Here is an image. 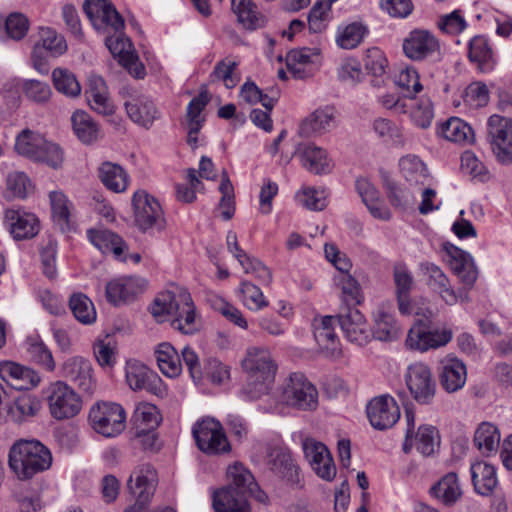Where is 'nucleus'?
Listing matches in <instances>:
<instances>
[{"label": "nucleus", "mask_w": 512, "mask_h": 512, "mask_svg": "<svg viewBox=\"0 0 512 512\" xmlns=\"http://www.w3.org/2000/svg\"><path fill=\"white\" fill-rule=\"evenodd\" d=\"M150 312L159 322L170 321L171 327L182 334L197 331L194 301L189 291L177 284L171 283L157 294Z\"/></svg>", "instance_id": "1"}, {"label": "nucleus", "mask_w": 512, "mask_h": 512, "mask_svg": "<svg viewBox=\"0 0 512 512\" xmlns=\"http://www.w3.org/2000/svg\"><path fill=\"white\" fill-rule=\"evenodd\" d=\"M83 10L96 30L114 33L113 36L106 37L105 44L114 56L120 58V62L127 59V55H132L129 51L131 43L122 33L124 20L111 2L85 0Z\"/></svg>", "instance_id": "2"}, {"label": "nucleus", "mask_w": 512, "mask_h": 512, "mask_svg": "<svg viewBox=\"0 0 512 512\" xmlns=\"http://www.w3.org/2000/svg\"><path fill=\"white\" fill-rule=\"evenodd\" d=\"M229 484L214 492L215 512H250L248 496L256 483L254 477L241 463H235L227 470Z\"/></svg>", "instance_id": "3"}, {"label": "nucleus", "mask_w": 512, "mask_h": 512, "mask_svg": "<svg viewBox=\"0 0 512 512\" xmlns=\"http://www.w3.org/2000/svg\"><path fill=\"white\" fill-rule=\"evenodd\" d=\"M8 462L20 480H28L51 467L52 454L38 440L21 439L10 448Z\"/></svg>", "instance_id": "4"}, {"label": "nucleus", "mask_w": 512, "mask_h": 512, "mask_svg": "<svg viewBox=\"0 0 512 512\" xmlns=\"http://www.w3.org/2000/svg\"><path fill=\"white\" fill-rule=\"evenodd\" d=\"M241 367L246 374L243 392L249 399L257 400L270 393L278 370L270 354H246Z\"/></svg>", "instance_id": "5"}, {"label": "nucleus", "mask_w": 512, "mask_h": 512, "mask_svg": "<svg viewBox=\"0 0 512 512\" xmlns=\"http://www.w3.org/2000/svg\"><path fill=\"white\" fill-rule=\"evenodd\" d=\"M281 401L299 410H314L318 406L315 385L301 372H292L281 387Z\"/></svg>", "instance_id": "6"}, {"label": "nucleus", "mask_w": 512, "mask_h": 512, "mask_svg": "<svg viewBox=\"0 0 512 512\" xmlns=\"http://www.w3.org/2000/svg\"><path fill=\"white\" fill-rule=\"evenodd\" d=\"M415 314L419 318L408 332L407 348L424 352L429 349L441 348L451 341L452 332L450 330H426L427 325L433 318V312L430 309H425L421 315L419 311Z\"/></svg>", "instance_id": "7"}, {"label": "nucleus", "mask_w": 512, "mask_h": 512, "mask_svg": "<svg viewBox=\"0 0 512 512\" xmlns=\"http://www.w3.org/2000/svg\"><path fill=\"white\" fill-rule=\"evenodd\" d=\"M192 435L198 449L206 455H221L231 450L222 424L214 418L205 417L196 421Z\"/></svg>", "instance_id": "8"}, {"label": "nucleus", "mask_w": 512, "mask_h": 512, "mask_svg": "<svg viewBox=\"0 0 512 512\" xmlns=\"http://www.w3.org/2000/svg\"><path fill=\"white\" fill-rule=\"evenodd\" d=\"M43 395L48 403L51 416L56 420L72 418L82 408L79 395L63 381L50 383L43 390Z\"/></svg>", "instance_id": "9"}, {"label": "nucleus", "mask_w": 512, "mask_h": 512, "mask_svg": "<svg viewBox=\"0 0 512 512\" xmlns=\"http://www.w3.org/2000/svg\"><path fill=\"white\" fill-rule=\"evenodd\" d=\"M134 222L142 232L162 230L165 227L163 210L158 200L146 190L139 189L132 197Z\"/></svg>", "instance_id": "10"}, {"label": "nucleus", "mask_w": 512, "mask_h": 512, "mask_svg": "<svg viewBox=\"0 0 512 512\" xmlns=\"http://www.w3.org/2000/svg\"><path fill=\"white\" fill-rule=\"evenodd\" d=\"M93 429L105 437H115L125 429L126 413L117 403L98 402L89 412Z\"/></svg>", "instance_id": "11"}, {"label": "nucleus", "mask_w": 512, "mask_h": 512, "mask_svg": "<svg viewBox=\"0 0 512 512\" xmlns=\"http://www.w3.org/2000/svg\"><path fill=\"white\" fill-rule=\"evenodd\" d=\"M405 383L412 398L419 404L429 405L436 394V381L428 365L417 362L408 366Z\"/></svg>", "instance_id": "12"}, {"label": "nucleus", "mask_w": 512, "mask_h": 512, "mask_svg": "<svg viewBox=\"0 0 512 512\" xmlns=\"http://www.w3.org/2000/svg\"><path fill=\"white\" fill-rule=\"evenodd\" d=\"M488 135L497 161L504 166L512 165V119L499 115L490 116Z\"/></svg>", "instance_id": "13"}, {"label": "nucleus", "mask_w": 512, "mask_h": 512, "mask_svg": "<svg viewBox=\"0 0 512 512\" xmlns=\"http://www.w3.org/2000/svg\"><path fill=\"white\" fill-rule=\"evenodd\" d=\"M380 104L398 114H409L417 123L425 128L430 125L433 117L432 103L429 99H411L402 95L397 97L394 94H385L379 97Z\"/></svg>", "instance_id": "14"}, {"label": "nucleus", "mask_w": 512, "mask_h": 512, "mask_svg": "<svg viewBox=\"0 0 512 512\" xmlns=\"http://www.w3.org/2000/svg\"><path fill=\"white\" fill-rule=\"evenodd\" d=\"M125 362L126 381L132 390H145L156 396L166 393L162 379L154 371L136 359H127Z\"/></svg>", "instance_id": "15"}, {"label": "nucleus", "mask_w": 512, "mask_h": 512, "mask_svg": "<svg viewBox=\"0 0 512 512\" xmlns=\"http://www.w3.org/2000/svg\"><path fill=\"white\" fill-rule=\"evenodd\" d=\"M404 54L413 61L441 58L440 43L429 31L415 29L403 41Z\"/></svg>", "instance_id": "16"}, {"label": "nucleus", "mask_w": 512, "mask_h": 512, "mask_svg": "<svg viewBox=\"0 0 512 512\" xmlns=\"http://www.w3.org/2000/svg\"><path fill=\"white\" fill-rule=\"evenodd\" d=\"M157 483V472L152 465L141 464L135 467L127 481V489L135 505L139 508L145 506L154 495Z\"/></svg>", "instance_id": "17"}, {"label": "nucleus", "mask_w": 512, "mask_h": 512, "mask_svg": "<svg viewBox=\"0 0 512 512\" xmlns=\"http://www.w3.org/2000/svg\"><path fill=\"white\" fill-rule=\"evenodd\" d=\"M336 318L349 342L357 347H363L369 342L368 324L359 309L349 305H341Z\"/></svg>", "instance_id": "18"}, {"label": "nucleus", "mask_w": 512, "mask_h": 512, "mask_svg": "<svg viewBox=\"0 0 512 512\" xmlns=\"http://www.w3.org/2000/svg\"><path fill=\"white\" fill-rule=\"evenodd\" d=\"M370 424L377 430L393 427L400 418V408L390 395H381L371 399L366 406Z\"/></svg>", "instance_id": "19"}, {"label": "nucleus", "mask_w": 512, "mask_h": 512, "mask_svg": "<svg viewBox=\"0 0 512 512\" xmlns=\"http://www.w3.org/2000/svg\"><path fill=\"white\" fill-rule=\"evenodd\" d=\"M305 458L312 470L323 480L332 481L336 476V466L328 448L312 438L303 441Z\"/></svg>", "instance_id": "20"}, {"label": "nucleus", "mask_w": 512, "mask_h": 512, "mask_svg": "<svg viewBox=\"0 0 512 512\" xmlns=\"http://www.w3.org/2000/svg\"><path fill=\"white\" fill-rule=\"evenodd\" d=\"M267 458V464L276 476L285 480L291 486L300 485V468L289 450L281 447L270 448Z\"/></svg>", "instance_id": "21"}, {"label": "nucleus", "mask_w": 512, "mask_h": 512, "mask_svg": "<svg viewBox=\"0 0 512 512\" xmlns=\"http://www.w3.org/2000/svg\"><path fill=\"white\" fill-rule=\"evenodd\" d=\"M185 361L191 377L196 380L202 378V367L197 354H158L157 364L160 371L169 378H175L182 372V359Z\"/></svg>", "instance_id": "22"}, {"label": "nucleus", "mask_w": 512, "mask_h": 512, "mask_svg": "<svg viewBox=\"0 0 512 512\" xmlns=\"http://www.w3.org/2000/svg\"><path fill=\"white\" fill-rule=\"evenodd\" d=\"M61 373L85 392H90L94 388L92 365L82 356L67 358L61 365Z\"/></svg>", "instance_id": "23"}, {"label": "nucleus", "mask_w": 512, "mask_h": 512, "mask_svg": "<svg viewBox=\"0 0 512 512\" xmlns=\"http://www.w3.org/2000/svg\"><path fill=\"white\" fill-rule=\"evenodd\" d=\"M467 380L466 365L457 358L441 361L439 369V382L447 393L462 389Z\"/></svg>", "instance_id": "24"}, {"label": "nucleus", "mask_w": 512, "mask_h": 512, "mask_svg": "<svg viewBox=\"0 0 512 512\" xmlns=\"http://www.w3.org/2000/svg\"><path fill=\"white\" fill-rule=\"evenodd\" d=\"M125 109L127 115L134 123L147 129L160 117V112L154 102L145 95L133 97L126 101Z\"/></svg>", "instance_id": "25"}, {"label": "nucleus", "mask_w": 512, "mask_h": 512, "mask_svg": "<svg viewBox=\"0 0 512 512\" xmlns=\"http://www.w3.org/2000/svg\"><path fill=\"white\" fill-rule=\"evenodd\" d=\"M143 291L140 280L133 277L119 278L106 285V298L113 305H121L132 301Z\"/></svg>", "instance_id": "26"}, {"label": "nucleus", "mask_w": 512, "mask_h": 512, "mask_svg": "<svg viewBox=\"0 0 512 512\" xmlns=\"http://www.w3.org/2000/svg\"><path fill=\"white\" fill-rule=\"evenodd\" d=\"M5 219L10 223V232L16 240L33 238L39 232V221L32 213L8 209Z\"/></svg>", "instance_id": "27"}, {"label": "nucleus", "mask_w": 512, "mask_h": 512, "mask_svg": "<svg viewBox=\"0 0 512 512\" xmlns=\"http://www.w3.org/2000/svg\"><path fill=\"white\" fill-rule=\"evenodd\" d=\"M0 377L7 382L9 380L19 382L12 384L19 390L35 387L41 380L39 374L33 369L10 361L0 363Z\"/></svg>", "instance_id": "28"}, {"label": "nucleus", "mask_w": 512, "mask_h": 512, "mask_svg": "<svg viewBox=\"0 0 512 512\" xmlns=\"http://www.w3.org/2000/svg\"><path fill=\"white\" fill-rule=\"evenodd\" d=\"M335 127L334 108L326 106L322 109H316L299 126V135L302 137H311L330 131Z\"/></svg>", "instance_id": "29"}, {"label": "nucleus", "mask_w": 512, "mask_h": 512, "mask_svg": "<svg viewBox=\"0 0 512 512\" xmlns=\"http://www.w3.org/2000/svg\"><path fill=\"white\" fill-rule=\"evenodd\" d=\"M301 164L310 173L321 175L331 171V161L326 151L314 144H306L298 151Z\"/></svg>", "instance_id": "30"}, {"label": "nucleus", "mask_w": 512, "mask_h": 512, "mask_svg": "<svg viewBox=\"0 0 512 512\" xmlns=\"http://www.w3.org/2000/svg\"><path fill=\"white\" fill-rule=\"evenodd\" d=\"M87 236L103 254L113 253L117 259H122L126 245L118 234L107 229H90Z\"/></svg>", "instance_id": "31"}, {"label": "nucleus", "mask_w": 512, "mask_h": 512, "mask_svg": "<svg viewBox=\"0 0 512 512\" xmlns=\"http://www.w3.org/2000/svg\"><path fill=\"white\" fill-rule=\"evenodd\" d=\"M430 494L446 506L454 505L462 496L457 474L444 475L430 488Z\"/></svg>", "instance_id": "32"}, {"label": "nucleus", "mask_w": 512, "mask_h": 512, "mask_svg": "<svg viewBox=\"0 0 512 512\" xmlns=\"http://www.w3.org/2000/svg\"><path fill=\"white\" fill-rule=\"evenodd\" d=\"M422 268L428 277V286L437 292L447 304L456 303L457 296L440 267L433 263H425L422 265Z\"/></svg>", "instance_id": "33"}, {"label": "nucleus", "mask_w": 512, "mask_h": 512, "mask_svg": "<svg viewBox=\"0 0 512 512\" xmlns=\"http://www.w3.org/2000/svg\"><path fill=\"white\" fill-rule=\"evenodd\" d=\"M439 133L446 140L462 145L472 144L475 140L472 127L458 117H451L442 123Z\"/></svg>", "instance_id": "34"}, {"label": "nucleus", "mask_w": 512, "mask_h": 512, "mask_svg": "<svg viewBox=\"0 0 512 512\" xmlns=\"http://www.w3.org/2000/svg\"><path fill=\"white\" fill-rule=\"evenodd\" d=\"M447 251L451 257L450 265L454 273L463 283L472 285L477 279V271L470 254L453 245Z\"/></svg>", "instance_id": "35"}, {"label": "nucleus", "mask_w": 512, "mask_h": 512, "mask_svg": "<svg viewBox=\"0 0 512 512\" xmlns=\"http://www.w3.org/2000/svg\"><path fill=\"white\" fill-rule=\"evenodd\" d=\"M74 134L84 144H91L98 140L100 128L98 123L85 111L77 110L71 116Z\"/></svg>", "instance_id": "36"}, {"label": "nucleus", "mask_w": 512, "mask_h": 512, "mask_svg": "<svg viewBox=\"0 0 512 512\" xmlns=\"http://www.w3.org/2000/svg\"><path fill=\"white\" fill-rule=\"evenodd\" d=\"M98 177L102 184L112 192L121 193L128 187V174L118 164L102 163L98 168Z\"/></svg>", "instance_id": "37"}, {"label": "nucleus", "mask_w": 512, "mask_h": 512, "mask_svg": "<svg viewBox=\"0 0 512 512\" xmlns=\"http://www.w3.org/2000/svg\"><path fill=\"white\" fill-rule=\"evenodd\" d=\"M471 477L475 491L483 496L492 493L497 484L495 468L485 462L471 465Z\"/></svg>", "instance_id": "38"}, {"label": "nucleus", "mask_w": 512, "mask_h": 512, "mask_svg": "<svg viewBox=\"0 0 512 512\" xmlns=\"http://www.w3.org/2000/svg\"><path fill=\"white\" fill-rule=\"evenodd\" d=\"M336 316H323L315 319L313 323L314 338L321 349L327 352H336L338 349L337 336L334 332V322Z\"/></svg>", "instance_id": "39"}, {"label": "nucleus", "mask_w": 512, "mask_h": 512, "mask_svg": "<svg viewBox=\"0 0 512 512\" xmlns=\"http://www.w3.org/2000/svg\"><path fill=\"white\" fill-rule=\"evenodd\" d=\"M468 57L473 63H476L481 71H488L493 66V51L488 40L478 35L473 37L468 46Z\"/></svg>", "instance_id": "40"}, {"label": "nucleus", "mask_w": 512, "mask_h": 512, "mask_svg": "<svg viewBox=\"0 0 512 512\" xmlns=\"http://www.w3.org/2000/svg\"><path fill=\"white\" fill-rule=\"evenodd\" d=\"M474 444L486 456L496 452L500 445V432L498 428L488 422L481 423L474 435Z\"/></svg>", "instance_id": "41"}, {"label": "nucleus", "mask_w": 512, "mask_h": 512, "mask_svg": "<svg viewBox=\"0 0 512 512\" xmlns=\"http://www.w3.org/2000/svg\"><path fill=\"white\" fill-rule=\"evenodd\" d=\"M231 7L238 21L247 29L254 30L263 26L264 19L251 0H231Z\"/></svg>", "instance_id": "42"}, {"label": "nucleus", "mask_w": 512, "mask_h": 512, "mask_svg": "<svg viewBox=\"0 0 512 512\" xmlns=\"http://www.w3.org/2000/svg\"><path fill=\"white\" fill-rule=\"evenodd\" d=\"M52 218L54 223L61 229L66 231L70 227V216L72 203L65 194L60 191H53L49 194Z\"/></svg>", "instance_id": "43"}, {"label": "nucleus", "mask_w": 512, "mask_h": 512, "mask_svg": "<svg viewBox=\"0 0 512 512\" xmlns=\"http://www.w3.org/2000/svg\"><path fill=\"white\" fill-rule=\"evenodd\" d=\"M239 62L226 57L215 65L213 71L210 73V81H222L227 89H232L240 81V74L237 72Z\"/></svg>", "instance_id": "44"}, {"label": "nucleus", "mask_w": 512, "mask_h": 512, "mask_svg": "<svg viewBox=\"0 0 512 512\" xmlns=\"http://www.w3.org/2000/svg\"><path fill=\"white\" fill-rule=\"evenodd\" d=\"M367 33V27L359 22L340 26L337 30L336 43L342 49L351 50L360 45Z\"/></svg>", "instance_id": "45"}, {"label": "nucleus", "mask_w": 512, "mask_h": 512, "mask_svg": "<svg viewBox=\"0 0 512 512\" xmlns=\"http://www.w3.org/2000/svg\"><path fill=\"white\" fill-rule=\"evenodd\" d=\"M400 172L410 184H424L428 177L426 165L416 155H406L399 161Z\"/></svg>", "instance_id": "46"}, {"label": "nucleus", "mask_w": 512, "mask_h": 512, "mask_svg": "<svg viewBox=\"0 0 512 512\" xmlns=\"http://www.w3.org/2000/svg\"><path fill=\"white\" fill-rule=\"evenodd\" d=\"M41 409L40 400L33 395H22L18 397L9 413L14 422L21 423L37 415Z\"/></svg>", "instance_id": "47"}, {"label": "nucleus", "mask_w": 512, "mask_h": 512, "mask_svg": "<svg viewBox=\"0 0 512 512\" xmlns=\"http://www.w3.org/2000/svg\"><path fill=\"white\" fill-rule=\"evenodd\" d=\"M43 145L45 139L41 134L24 129L16 137L15 150L18 154L33 160Z\"/></svg>", "instance_id": "48"}, {"label": "nucleus", "mask_w": 512, "mask_h": 512, "mask_svg": "<svg viewBox=\"0 0 512 512\" xmlns=\"http://www.w3.org/2000/svg\"><path fill=\"white\" fill-rule=\"evenodd\" d=\"M334 282L342 291V305L355 307L362 302L361 286L353 276L347 273L338 274L334 277Z\"/></svg>", "instance_id": "49"}, {"label": "nucleus", "mask_w": 512, "mask_h": 512, "mask_svg": "<svg viewBox=\"0 0 512 512\" xmlns=\"http://www.w3.org/2000/svg\"><path fill=\"white\" fill-rule=\"evenodd\" d=\"M396 85L402 90V95L408 100L416 99L415 96L422 91L417 70L412 66H406L396 76Z\"/></svg>", "instance_id": "50"}, {"label": "nucleus", "mask_w": 512, "mask_h": 512, "mask_svg": "<svg viewBox=\"0 0 512 512\" xmlns=\"http://www.w3.org/2000/svg\"><path fill=\"white\" fill-rule=\"evenodd\" d=\"M416 450L423 456H430L439 446L440 438L438 430L432 425L419 426L414 437Z\"/></svg>", "instance_id": "51"}, {"label": "nucleus", "mask_w": 512, "mask_h": 512, "mask_svg": "<svg viewBox=\"0 0 512 512\" xmlns=\"http://www.w3.org/2000/svg\"><path fill=\"white\" fill-rule=\"evenodd\" d=\"M400 328L393 315L380 311L375 318L373 337L380 341H394L400 336Z\"/></svg>", "instance_id": "52"}, {"label": "nucleus", "mask_w": 512, "mask_h": 512, "mask_svg": "<svg viewBox=\"0 0 512 512\" xmlns=\"http://www.w3.org/2000/svg\"><path fill=\"white\" fill-rule=\"evenodd\" d=\"M364 67L368 73L375 77V79L372 81L374 86L380 87L382 84H384V79L382 76L386 71L387 59L379 48L373 47L366 51L364 57Z\"/></svg>", "instance_id": "53"}, {"label": "nucleus", "mask_w": 512, "mask_h": 512, "mask_svg": "<svg viewBox=\"0 0 512 512\" xmlns=\"http://www.w3.org/2000/svg\"><path fill=\"white\" fill-rule=\"evenodd\" d=\"M69 307L74 317L83 324H91L96 320L93 302L82 293H75L70 297Z\"/></svg>", "instance_id": "54"}, {"label": "nucleus", "mask_w": 512, "mask_h": 512, "mask_svg": "<svg viewBox=\"0 0 512 512\" xmlns=\"http://www.w3.org/2000/svg\"><path fill=\"white\" fill-rule=\"evenodd\" d=\"M52 80L55 89L68 97H76L81 93V86L75 75L66 68H55Z\"/></svg>", "instance_id": "55"}, {"label": "nucleus", "mask_w": 512, "mask_h": 512, "mask_svg": "<svg viewBox=\"0 0 512 512\" xmlns=\"http://www.w3.org/2000/svg\"><path fill=\"white\" fill-rule=\"evenodd\" d=\"M41 48L49 52L52 56H58L66 51L67 46L64 38L58 35L54 30L42 28L40 30V40L34 46V54L38 53Z\"/></svg>", "instance_id": "56"}, {"label": "nucleus", "mask_w": 512, "mask_h": 512, "mask_svg": "<svg viewBox=\"0 0 512 512\" xmlns=\"http://www.w3.org/2000/svg\"><path fill=\"white\" fill-rule=\"evenodd\" d=\"M22 91L28 100L38 105L48 103L52 96L50 85L36 79L25 80L22 84Z\"/></svg>", "instance_id": "57"}, {"label": "nucleus", "mask_w": 512, "mask_h": 512, "mask_svg": "<svg viewBox=\"0 0 512 512\" xmlns=\"http://www.w3.org/2000/svg\"><path fill=\"white\" fill-rule=\"evenodd\" d=\"M136 430L140 428L156 429L162 418L158 408L153 404H141L137 407L134 414Z\"/></svg>", "instance_id": "58"}, {"label": "nucleus", "mask_w": 512, "mask_h": 512, "mask_svg": "<svg viewBox=\"0 0 512 512\" xmlns=\"http://www.w3.org/2000/svg\"><path fill=\"white\" fill-rule=\"evenodd\" d=\"M210 101L207 91H201L194 97L187 106L186 120L188 125L194 126V131L198 127H202L205 118L202 116V111L205 109Z\"/></svg>", "instance_id": "59"}, {"label": "nucleus", "mask_w": 512, "mask_h": 512, "mask_svg": "<svg viewBox=\"0 0 512 512\" xmlns=\"http://www.w3.org/2000/svg\"><path fill=\"white\" fill-rule=\"evenodd\" d=\"M219 191L222 197L219 202V208L221 216L225 221L230 220L235 213V200H234V188L228 177V174L224 171L219 186Z\"/></svg>", "instance_id": "60"}, {"label": "nucleus", "mask_w": 512, "mask_h": 512, "mask_svg": "<svg viewBox=\"0 0 512 512\" xmlns=\"http://www.w3.org/2000/svg\"><path fill=\"white\" fill-rule=\"evenodd\" d=\"M297 202L306 209L321 211L327 206L324 190H318L314 187H304L296 193Z\"/></svg>", "instance_id": "61"}, {"label": "nucleus", "mask_w": 512, "mask_h": 512, "mask_svg": "<svg viewBox=\"0 0 512 512\" xmlns=\"http://www.w3.org/2000/svg\"><path fill=\"white\" fill-rule=\"evenodd\" d=\"M331 3L317 2L309 12L308 26L311 32H322L328 23Z\"/></svg>", "instance_id": "62"}, {"label": "nucleus", "mask_w": 512, "mask_h": 512, "mask_svg": "<svg viewBox=\"0 0 512 512\" xmlns=\"http://www.w3.org/2000/svg\"><path fill=\"white\" fill-rule=\"evenodd\" d=\"M29 183L28 177L23 172L9 173L6 179V198H25Z\"/></svg>", "instance_id": "63"}, {"label": "nucleus", "mask_w": 512, "mask_h": 512, "mask_svg": "<svg viewBox=\"0 0 512 512\" xmlns=\"http://www.w3.org/2000/svg\"><path fill=\"white\" fill-rule=\"evenodd\" d=\"M240 291L243 294V301L251 310H260L268 306L263 292L260 288L249 281H242Z\"/></svg>", "instance_id": "64"}]
</instances>
